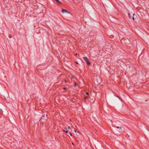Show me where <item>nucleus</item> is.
Here are the masks:
<instances>
[{"label": "nucleus", "instance_id": "f257e3e1", "mask_svg": "<svg viewBox=\"0 0 149 149\" xmlns=\"http://www.w3.org/2000/svg\"><path fill=\"white\" fill-rule=\"evenodd\" d=\"M83 58L86 61V62L87 63V64L90 65L91 64V63H90V62L89 61V60H88L87 58L86 57H83Z\"/></svg>", "mask_w": 149, "mask_h": 149}, {"label": "nucleus", "instance_id": "f03ea898", "mask_svg": "<svg viewBox=\"0 0 149 149\" xmlns=\"http://www.w3.org/2000/svg\"><path fill=\"white\" fill-rule=\"evenodd\" d=\"M62 12L63 13H70L67 10L64 9H63L62 10Z\"/></svg>", "mask_w": 149, "mask_h": 149}, {"label": "nucleus", "instance_id": "7ed1b4c3", "mask_svg": "<svg viewBox=\"0 0 149 149\" xmlns=\"http://www.w3.org/2000/svg\"><path fill=\"white\" fill-rule=\"evenodd\" d=\"M135 14H133V17H132V18H133V19L134 20L135 19V18H134V16L135 15Z\"/></svg>", "mask_w": 149, "mask_h": 149}, {"label": "nucleus", "instance_id": "20e7f679", "mask_svg": "<svg viewBox=\"0 0 149 149\" xmlns=\"http://www.w3.org/2000/svg\"><path fill=\"white\" fill-rule=\"evenodd\" d=\"M58 3L61 4V3L58 0H55Z\"/></svg>", "mask_w": 149, "mask_h": 149}, {"label": "nucleus", "instance_id": "39448f33", "mask_svg": "<svg viewBox=\"0 0 149 149\" xmlns=\"http://www.w3.org/2000/svg\"><path fill=\"white\" fill-rule=\"evenodd\" d=\"M116 128H119L120 129H122V127L121 126H120V127H118V126H117L116 127Z\"/></svg>", "mask_w": 149, "mask_h": 149}, {"label": "nucleus", "instance_id": "423d86ee", "mask_svg": "<svg viewBox=\"0 0 149 149\" xmlns=\"http://www.w3.org/2000/svg\"><path fill=\"white\" fill-rule=\"evenodd\" d=\"M88 96H87L86 97H85L84 98V99L86 100V99H88Z\"/></svg>", "mask_w": 149, "mask_h": 149}, {"label": "nucleus", "instance_id": "0eeeda50", "mask_svg": "<svg viewBox=\"0 0 149 149\" xmlns=\"http://www.w3.org/2000/svg\"><path fill=\"white\" fill-rule=\"evenodd\" d=\"M63 131L65 132L66 133H67L68 132V131L65 130H63Z\"/></svg>", "mask_w": 149, "mask_h": 149}, {"label": "nucleus", "instance_id": "6e6552de", "mask_svg": "<svg viewBox=\"0 0 149 149\" xmlns=\"http://www.w3.org/2000/svg\"><path fill=\"white\" fill-rule=\"evenodd\" d=\"M128 15L129 17H130V14L129 13H128Z\"/></svg>", "mask_w": 149, "mask_h": 149}, {"label": "nucleus", "instance_id": "1a4fd4ad", "mask_svg": "<svg viewBox=\"0 0 149 149\" xmlns=\"http://www.w3.org/2000/svg\"><path fill=\"white\" fill-rule=\"evenodd\" d=\"M69 134L71 136H72V134L71 132L69 133Z\"/></svg>", "mask_w": 149, "mask_h": 149}, {"label": "nucleus", "instance_id": "9d476101", "mask_svg": "<svg viewBox=\"0 0 149 149\" xmlns=\"http://www.w3.org/2000/svg\"><path fill=\"white\" fill-rule=\"evenodd\" d=\"M76 85H77L76 83V82H75L74 83V86L75 87H76Z\"/></svg>", "mask_w": 149, "mask_h": 149}, {"label": "nucleus", "instance_id": "9b49d317", "mask_svg": "<svg viewBox=\"0 0 149 149\" xmlns=\"http://www.w3.org/2000/svg\"><path fill=\"white\" fill-rule=\"evenodd\" d=\"M86 94L87 95H89L88 93V92H87L86 93Z\"/></svg>", "mask_w": 149, "mask_h": 149}, {"label": "nucleus", "instance_id": "f8f14e48", "mask_svg": "<svg viewBox=\"0 0 149 149\" xmlns=\"http://www.w3.org/2000/svg\"><path fill=\"white\" fill-rule=\"evenodd\" d=\"M63 89H64V90H65L67 89V88H65V87H64V88H63Z\"/></svg>", "mask_w": 149, "mask_h": 149}, {"label": "nucleus", "instance_id": "ddd939ff", "mask_svg": "<svg viewBox=\"0 0 149 149\" xmlns=\"http://www.w3.org/2000/svg\"><path fill=\"white\" fill-rule=\"evenodd\" d=\"M68 128V129H70V127L69 126H68V127H67Z\"/></svg>", "mask_w": 149, "mask_h": 149}, {"label": "nucleus", "instance_id": "4468645a", "mask_svg": "<svg viewBox=\"0 0 149 149\" xmlns=\"http://www.w3.org/2000/svg\"><path fill=\"white\" fill-rule=\"evenodd\" d=\"M1 111H2V110L1 109H0V112H1Z\"/></svg>", "mask_w": 149, "mask_h": 149}, {"label": "nucleus", "instance_id": "2eb2a0df", "mask_svg": "<svg viewBox=\"0 0 149 149\" xmlns=\"http://www.w3.org/2000/svg\"><path fill=\"white\" fill-rule=\"evenodd\" d=\"M45 114H44V115H43V117H45Z\"/></svg>", "mask_w": 149, "mask_h": 149}, {"label": "nucleus", "instance_id": "dca6fc26", "mask_svg": "<svg viewBox=\"0 0 149 149\" xmlns=\"http://www.w3.org/2000/svg\"><path fill=\"white\" fill-rule=\"evenodd\" d=\"M65 82H67V80H65Z\"/></svg>", "mask_w": 149, "mask_h": 149}]
</instances>
